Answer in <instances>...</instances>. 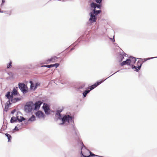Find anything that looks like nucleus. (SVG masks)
I'll list each match as a JSON object with an SVG mask.
<instances>
[{"label":"nucleus","instance_id":"obj_1","mask_svg":"<svg viewBox=\"0 0 157 157\" xmlns=\"http://www.w3.org/2000/svg\"><path fill=\"white\" fill-rule=\"evenodd\" d=\"M79 144L82 147L81 157H89L90 151L86 148L82 141L79 140Z\"/></svg>","mask_w":157,"mask_h":157},{"label":"nucleus","instance_id":"obj_2","mask_svg":"<svg viewBox=\"0 0 157 157\" xmlns=\"http://www.w3.org/2000/svg\"><path fill=\"white\" fill-rule=\"evenodd\" d=\"M62 121V123L59 124H68L71 122H72V117L68 115H65L63 116V117L61 118Z\"/></svg>","mask_w":157,"mask_h":157},{"label":"nucleus","instance_id":"obj_3","mask_svg":"<svg viewBox=\"0 0 157 157\" xmlns=\"http://www.w3.org/2000/svg\"><path fill=\"white\" fill-rule=\"evenodd\" d=\"M5 96L12 103H15L21 100V98H13L12 95H10V92L9 91L5 95Z\"/></svg>","mask_w":157,"mask_h":157},{"label":"nucleus","instance_id":"obj_4","mask_svg":"<svg viewBox=\"0 0 157 157\" xmlns=\"http://www.w3.org/2000/svg\"><path fill=\"white\" fill-rule=\"evenodd\" d=\"M33 104L32 102H30L26 104L25 107V110L27 113L30 112L33 109Z\"/></svg>","mask_w":157,"mask_h":157},{"label":"nucleus","instance_id":"obj_5","mask_svg":"<svg viewBox=\"0 0 157 157\" xmlns=\"http://www.w3.org/2000/svg\"><path fill=\"white\" fill-rule=\"evenodd\" d=\"M142 64V62L141 60H139L137 62V64L135 65L132 66V68L133 69H135L136 71H138L140 69Z\"/></svg>","mask_w":157,"mask_h":157},{"label":"nucleus","instance_id":"obj_6","mask_svg":"<svg viewBox=\"0 0 157 157\" xmlns=\"http://www.w3.org/2000/svg\"><path fill=\"white\" fill-rule=\"evenodd\" d=\"M43 108L45 112V113L46 114H49L50 113V109L49 106L48 105L45 103L44 104Z\"/></svg>","mask_w":157,"mask_h":157},{"label":"nucleus","instance_id":"obj_7","mask_svg":"<svg viewBox=\"0 0 157 157\" xmlns=\"http://www.w3.org/2000/svg\"><path fill=\"white\" fill-rule=\"evenodd\" d=\"M19 86L20 89L23 93H25L27 92L25 89V85L24 83H20L19 84Z\"/></svg>","mask_w":157,"mask_h":157},{"label":"nucleus","instance_id":"obj_8","mask_svg":"<svg viewBox=\"0 0 157 157\" xmlns=\"http://www.w3.org/2000/svg\"><path fill=\"white\" fill-rule=\"evenodd\" d=\"M103 81H100V82H96L94 84V85L91 86H89L88 87V89H90V91L91 90L93 89L95 87H96L97 86H98V85H99Z\"/></svg>","mask_w":157,"mask_h":157},{"label":"nucleus","instance_id":"obj_9","mask_svg":"<svg viewBox=\"0 0 157 157\" xmlns=\"http://www.w3.org/2000/svg\"><path fill=\"white\" fill-rule=\"evenodd\" d=\"M36 116L39 118H44V113L40 111H38L36 113Z\"/></svg>","mask_w":157,"mask_h":157},{"label":"nucleus","instance_id":"obj_10","mask_svg":"<svg viewBox=\"0 0 157 157\" xmlns=\"http://www.w3.org/2000/svg\"><path fill=\"white\" fill-rule=\"evenodd\" d=\"M90 17L89 19V21L92 22H95L96 21L97 17L92 13H90Z\"/></svg>","mask_w":157,"mask_h":157},{"label":"nucleus","instance_id":"obj_11","mask_svg":"<svg viewBox=\"0 0 157 157\" xmlns=\"http://www.w3.org/2000/svg\"><path fill=\"white\" fill-rule=\"evenodd\" d=\"M90 6L91 8L95 9L96 7L98 8L101 9V5H98L97 4L93 2L90 4Z\"/></svg>","mask_w":157,"mask_h":157},{"label":"nucleus","instance_id":"obj_12","mask_svg":"<svg viewBox=\"0 0 157 157\" xmlns=\"http://www.w3.org/2000/svg\"><path fill=\"white\" fill-rule=\"evenodd\" d=\"M11 103H10V101L9 100L5 104L4 110L7 112L8 110V109L10 106L11 105Z\"/></svg>","mask_w":157,"mask_h":157},{"label":"nucleus","instance_id":"obj_13","mask_svg":"<svg viewBox=\"0 0 157 157\" xmlns=\"http://www.w3.org/2000/svg\"><path fill=\"white\" fill-rule=\"evenodd\" d=\"M42 103V102L41 101H37L35 104V109L36 110L38 109L40 106V105Z\"/></svg>","mask_w":157,"mask_h":157},{"label":"nucleus","instance_id":"obj_14","mask_svg":"<svg viewBox=\"0 0 157 157\" xmlns=\"http://www.w3.org/2000/svg\"><path fill=\"white\" fill-rule=\"evenodd\" d=\"M62 111V110H58L56 112V117H58V119H61V118H62L61 115L60 114V113Z\"/></svg>","mask_w":157,"mask_h":157},{"label":"nucleus","instance_id":"obj_15","mask_svg":"<svg viewBox=\"0 0 157 157\" xmlns=\"http://www.w3.org/2000/svg\"><path fill=\"white\" fill-rule=\"evenodd\" d=\"M59 65V63H56L53 64L45 65L43 66L48 68H51L54 67H56V68L58 67Z\"/></svg>","mask_w":157,"mask_h":157},{"label":"nucleus","instance_id":"obj_16","mask_svg":"<svg viewBox=\"0 0 157 157\" xmlns=\"http://www.w3.org/2000/svg\"><path fill=\"white\" fill-rule=\"evenodd\" d=\"M129 60L131 65L134 64L136 61V58L133 57L130 58Z\"/></svg>","mask_w":157,"mask_h":157},{"label":"nucleus","instance_id":"obj_17","mask_svg":"<svg viewBox=\"0 0 157 157\" xmlns=\"http://www.w3.org/2000/svg\"><path fill=\"white\" fill-rule=\"evenodd\" d=\"M125 65H131L129 59H127L126 61H123L121 63V65L122 66Z\"/></svg>","mask_w":157,"mask_h":157},{"label":"nucleus","instance_id":"obj_18","mask_svg":"<svg viewBox=\"0 0 157 157\" xmlns=\"http://www.w3.org/2000/svg\"><path fill=\"white\" fill-rule=\"evenodd\" d=\"M93 14H94L96 15H97L99 13H101V10H97L95 9H94L93 10Z\"/></svg>","mask_w":157,"mask_h":157},{"label":"nucleus","instance_id":"obj_19","mask_svg":"<svg viewBox=\"0 0 157 157\" xmlns=\"http://www.w3.org/2000/svg\"><path fill=\"white\" fill-rule=\"evenodd\" d=\"M17 94L18 92L17 90L14 88L11 92V94H10V95H12L13 96V95H17Z\"/></svg>","mask_w":157,"mask_h":157},{"label":"nucleus","instance_id":"obj_20","mask_svg":"<svg viewBox=\"0 0 157 157\" xmlns=\"http://www.w3.org/2000/svg\"><path fill=\"white\" fill-rule=\"evenodd\" d=\"M58 59V58L56 56H54L52 57L50 59L48 60V61H51L52 62H54L56 61V60Z\"/></svg>","mask_w":157,"mask_h":157},{"label":"nucleus","instance_id":"obj_21","mask_svg":"<svg viewBox=\"0 0 157 157\" xmlns=\"http://www.w3.org/2000/svg\"><path fill=\"white\" fill-rule=\"evenodd\" d=\"M17 121V116L16 117H11L10 120V122L11 123H13L15 122H16Z\"/></svg>","mask_w":157,"mask_h":157},{"label":"nucleus","instance_id":"obj_22","mask_svg":"<svg viewBox=\"0 0 157 157\" xmlns=\"http://www.w3.org/2000/svg\"><path fill=\"white\" fill-rule=\"evenodd\" d=\"M29 83L31 84L30 89H31L33 90H35L34 89L35 86V84H34L32 81H30L29 82Z\"/></svg>","mask_w":157,"mask_h":157},{"label":"nucleus","instance_id":"obj_23","mask_svg":"<svg viewBox=\"0 0 157 157\" xmlns=\"http://www.w3.org/2000/svg\"><path fill=\"white\" fill-rule=\"evenodd\" d=\"M25 120V119L22 117H20L19 118V117L17 116V121L19 122H21Z\"/></svg>","mask_w":157,"mask_h":157},{"label":"nucleus","instance_id":"obj_24","mask_svg":"<svg viewBox=\"0 0 157 157\" xmlns=\"http://www.w3.org/2000/svg\"><path fill=\"white\" fill-rule=\"evenodd\" d=\"M90 91V90H89L88 89L86 90L83 93V95L84 97H86L87 94Z\"/></svg>","mask_w":157,"mask_h":157},{"label":"nucleus","instance_id":"obj_25","mask_svg":"<svg viewBox=\"0 0 157 157\" xmlns=\"http://www.w3.org/2000/svg\"><path fill=\"white\" fill-rule=\"evenodd\" d=\"M35 120V117L34 115H33L28 120V121H33Z\"/></svg>","mask_w":157,"mask_h":157},{"label":"nucleus","instance_id":"obj_26","mask_svg":"<svg viewBox=\"0 0 157 157\" xmlns=\"http://www.w3.org/2000/svg\"><path fill=\"white\" fill-rule=\"evenodd\" d=\"M5 135L8 138V142H10V139L11 138V135L7 133L5 134Z\"/></svg>","mask_w":157,"mask_h":157},{"label":"nucleus","instance_id":"obj_27","mask_svg":"<svg viewBox=\"0 0 157 157\" xmlns=\"http://www.w3.org/2000/svg\"><path fill=\"white\" fill-rule=\"evenodd\" d=\"M40 83H39V82L36 83L35 84V86L34 89L35 90L37 87L39 86H40Z\"/></svg>","mask_w":157,"mask_h":157},{"label":"nucleus","instance_id":"obj_28","mask_svg":"<svg viewBox=\"0 0 157 157\" xmlns=\"http://www.w3.org/2000/svg\"><path fill=\"white\" fill-rule=\"evenodd\" d=\"M98 156V155H95L93 153H92L90 151V156Z\"/></svg>","mask_w":157,"mask_h":157},{"label":"nucleus","instance_id":"obj_29","mask_svg":"<svg viewBox=\"0 0 157 157\" xmlns=\"http://www.w3.org/2000/svg\"><path fill=\"white\" fill-rule=\"evenodd\" d=\"M12 62H10L9 63V65L7 66V68H8L10 67L11 66Z\"/></svg>","mask_w":157,"mask_h":157},{"label":"nucleus","instance_id":"obj_30","mask_svg":"<svg viewBox=\"0 0 157 157\" xmlns=\"http://www.w3.org/2000/svg\"><path fill=\"white\" fill-rule=\"evenodd\" d=\"M75 83H74L73 85V86L74 87H75V88H77V89H78V88H77V87H78V84H77L76 86H75Z\"/></svg>","mask_w":157,"mask_h":157},{"label":"nucleus","instance_id":"obj_31","mask_svg":"<svg viewBox=\"0 0 157 157\" xmlns=\"http://www.w3.org/2000/svg\"><path fill=\"white\" fill-rule=\"evenodd\" d=\"M95 1L97 3L100 4L102 0H95Z\"/></svg>","mask_w":157,"mask_h":157},{"label":"nucleus","instance_id":"obj_32","mask_svg":"<svg viewBox=\"0 0 157 157\" xmlns=\"http://www.w3.org/2000/svg\"><path fill=\"white\" fill-rule=\"evenodd\" d=\"M14 130H18V128L17 127V126H16L15 127V128L14 129Z\"/></svg>","mask_w":157,"mask_h":157},{"label":"nucleus","instance_id":"obj_33","mask_svg":"<svg viewBox=\"0 0 157 157\" xmlns=\"http://www.w3.org/2000/svg\"><path fill=\"white\" fill-rule=\"evenodd\" d=\"M16 111L15 109L11 111V113H13L14 112Z\"/></svg>","mask_w":157,"mask_h":157},{"label":"nucleus","instance_id":"obj_34","mask_svg":"<svg viewBox=\"0 0 157 157\" xmlns=\"http://www.w3.org/2000/svg\"><path fill=\"white\" fill-rule=\"evenodd\" d=\"M5 2V1L4 0H2V4H3V3H4Z\"/></svg>","mask_w":157,"mask_h":157},{"label":"nucleus","instance_id":"obj_35","mask_svg":"<svg viewBox=\"0 0 157 157\" xmlns=\"http://www.w3.org/2000/svg\"><path fill=\"white\" fill-rule=\"evenodd\" d=\"M113 41H115V40H114V38H113Z\"/></svg>","mask_w":157,"mask_h":157},{"label":"nucleus","instance_id":"obj_36","mask_svg":"<svg viewBox=\"0 0 157 157\" xmlns=\"http://www.w3.org/2000/svg\"><path fill=\"white\" fill-rule=\"evenodd\" d=\"M146 59V60H147V59Z\"/></svg>","mask_w":157,"mask_h":157}]
</instances>
